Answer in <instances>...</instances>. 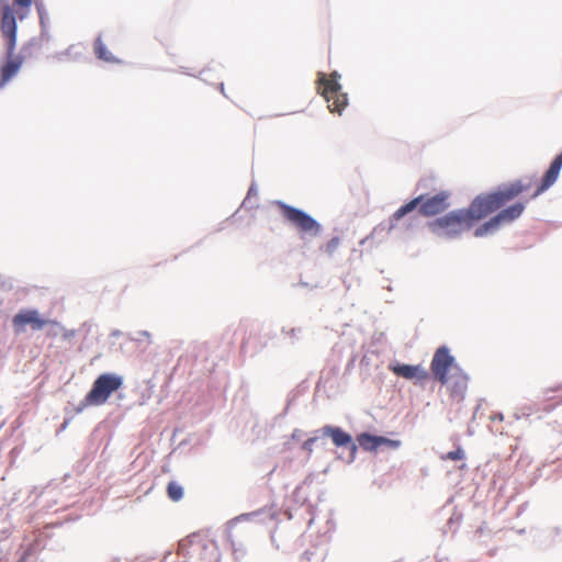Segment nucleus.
Segmentation results:
<instances>
[{"label": "nucleus", "instance_id": "obj_13", "mask_svg": "<svg viewBox=\"0 0 562 562\" xmlns=\"http://www.w3.org/2000/svg\"><path fill=\"white\" fill-rule=\"evenodd\" d=\"M562 168V153L555 156L551 162L549 169L546 171L540 183L537 186L535 192L531 194V199L539 196L546 190H548L557 180Z\"/></svg>", "mask_w": 562, "mask_h": 562}, {"label": "nucleus", "instance_id": "obj_8", "mask_svg": "<svg viewBox=\"0 0 562 562\" xmlns=\"http://www.w3.org/2000/svg\"><path fill=\"white\" fill-rule=\"evenodd\" d=\"M454 357H452L447 347H439L431 359L430 370L434 379L440 383H447L451 373L459 370Z\"/></svg>", "mask_w": 562, "mask_h": 562}, {"label": "nucleus", "instance_id": "obj_19", "mask_svg": "<svg viewBox=\"0 0 562 562\" xmlns=\"http://www.w3.org/2000/svg\"><path fill=\"white\" fill-rule=\"evenodd\" d=\"M339 244H340V239H339V237H333V238H331V239L326 244V248H325L326 252H327L328 255H333V254L337 250V248H338Z\"/></svg>", "mask_w": 562, "mask_h": 562}, {"label": "nucleus", "instance_id": "obj_2", "mask_svg": "<svg viewBox=\"0 0 562 562\" xmlns=\"http://www.w3.org/2000/svg\"><path fill=\"white\" fill-rule=\"evenodd\" d=\"M536 183L533 177L515 180L498 190L477 195L465 210L472 224L499 210L509 201L528 191Z\"/></svg>", "mask_w": 562, "mask_h": 562}, {"label": "nucleus", "instance_id": "obj_20", "mask_svg": "<svg viewBox=\"0 0 562 562\" xmlns=\"http://www.w3.org/2000/svg\"><path fill=\"white\" fill-rule=\"evenodd\" d=\"M317 437H311L303 442L302 449L306 451L308 456L313 453L314 445L317 441Z\"/></svg>", "mask_w": 562, "mask_h": 562}, {"label": "nucleus", "instance_id": "obj_14", "mask_svg": "<svg viewBox=\"0 0 562 562\" xmlns=\"http://www.w3.org/2000/svg\"><path fill=\"white\" fill-rule=\"evenodd\" d=\"M321 430L324 436L331 438V441L336 447H346L352 453L357 451V446L353 442L352 437L341 428L326 425Z\"/></svg>", "mask_w": 562, "mask_h": 562}, {"label": "nucleus", "instance_id": "obj_22", "mask_svg": "<svg viewBox=\"0 0 562 562\" xmlns=\"http://www.w3.org/2000/svg\"><path fill=\"white\" fill-rule=\"evenodd\" d=\"M19 562H25V557H22Z\"/></svg>", "mask_w": 562, "mask_h": 562}, {"label": "nucleus", "instance_id": "obj_5", "mask_svg": "<svg viewBox=\"0 0 562 562\" xmlns=\"http://www.w3.org/2000/svg\"><path fill=\"white\" fill-rule=\"evenodd\" d=\"M473 226L464 209L451 211L429 223L432 233L439 236L454 237Z\"/></svg>", "mask_w": 562, "mask_h": 562}, {"label": "nucleus", "instance_id": "obj_3", "mask_svg": "<svg viewBox=\"0 0 562 562\" xmlns=\"http://www.w3.org/2000/svg\"><path fill=\"white\" fill-rule=\"evenodd\" d=\"M449 194L447 192H439L434 196L418 195L402 205L389 220L387 232L407 233L415 226V218L408 216L417 206L419 214L423 216H435L445 212L448 206Z\"/></svg>", "mask_w": 562, "mask_h": 562}, {"label": "nucleus", "instance_id": "obj_9", "mask_svg": "<svg viewBox=\"0 0 562 562\" xmlns=\"http://www.w3.org/2000/svg\"><path fill=\"white\" fill-rule=\"evenodd\" d=\"M47 325L59 326V323L55 319L43 318L36 310H21L12 318V326L16 334L24 331L26 326L33 330H41Z\"/></svg>", "mask_w": 562, "mask_h": 562}, {"label": "nucleus", "instance_id": "obj_10", "mask_svg": "<svg viewBox=\"0 0 562 562\" xmlns=\"http://www.w3.org/2000/svg\"><path fill=\"white\" fill-rule=\"evenodd\" d=\"M525 204L522 202H516L515 204L503 209L498 212L494 217H492L488 222L481 225L475 229L474 235L476 237L484 236L486 233L491 231H495L503 223H512L517 220L524 212Z\"/></svg>", "mask_w": 562, "mask_h": 562}, {"label": "nucleus", "instance_id": "obj_4", "mask_svg": "<svg viewBox=\"0 0 562 562\" xmlns=\"http://www.w3.org/2000/svg\"><path fill=\"white\" fill-rule=\"evenodd\" d=\"M338 78L339 75L336 71L329 76L318 72L316 83L317 91L327 102L329 111L340 114L348 104V97L341 91Z\"/></svg>", "mask_w": 562, "mask_h": 562}, {"label": "nucleus", "instance_id": "obj_16", "mask_svg": "<svg viewBox=\"0 0 562 562\" xmlns=\"http://www.w3.org/2000/svg\"><path fill=\"white\" fill-rule=\"evenodd\" d=\"M94 54L99 59H102L108 63L116 61V58L113 56L111 52L108 50L105 44L98 37L94 42Z\"/></svg>", "mask_w": 562, "mask_h": 562}, {"label": "nucleus", "instance_id": "obj_1", "mask_svg": "<svg viewBox=\"0 0 562 562\" xmlns=\"http://www.w3.org/2000/svg\"><path fill=\"white\" fill-rule=\"evenodd\" d=\"M33 0H0V32L5 43V61L0 67V89L3 88L20 70L23 57L14 55L18 41L16 20H24L31 12Z\"/></svg>", "mask_w": 562, "mask_h": 562}, {"label": "nucleus", "instance_id": "obj_11", "mask_svg": "<svg viewBox=\"0 0 562 562\" xmlns=\"http://www.w3.org/2000/svg\"><path fill=\"white\" fill-rule=\"evenodd\" d=\"M389 370L395 375L411 381L422 382L429 378L428 371L420 364L395 363L390 364Z\"/></svg>", "mask_w": 562, "mask_h": 562}, {"label": "nucleus", "instance_id": "obj_12", "mask_svg": "<svg viewBox=\"0 0 562 562\" xmlns=\"http://www.w3.org/2000/svg\"><path fill=\"white\" fill-rule=\"evenodd\" d=\"M447 383H441L442 385H447L449 394L451 398L457 402H461L468 390V375L461 370H454L453 373L448 378Z\"/></svg>", "mask_w": 562, "mask_h": 562}, {"label": "nucleus", "instance_id": "obj_6", "mask_svg": "<svg viewBox=\"0 0 562 562\" xmlns=\"http://www.w3.org/2000/svg\"><path fill=\"white\" fill-rule=\"evenodd\" d=\"M123 384L122 378L112 373H103L93 382L91 390L85 397L83 406L102 405L111 394Z\"/></svg>", "mask_w": 562, "mask_h": 562}, {"label": "nucleus", "instance_id": "obj_21", "mask_svg": "<svg viewBox=\"0 0 562 562\" xmlns=\"http://www.w3.org/2000/svg\"><path fill=\"white\" fill-rule=\"evenodd\" d=\"M382 445H385L387 446L389 448H392V449H396L401 446V441L400 440H393V439H389V438H385V437H382Z\"/></svg>", "mask_w": 562, "mask_h": 562}, {"label": "nucleus", "instance_id": "obj_7", "mask_svg": "<svg viewBox=\"0 0 562 562\" xmlns=\"http://www.w3.org/2000/svg\"><path fill=\"white\" fill-rule=\"evenodd\" d=\"M278 207L283 218L293 225L300 233L308 234L310 236H317L321 233V224L302 210L288 205L283 202H278Z\"/></svg>", "mask_w": 562, "mask_h": 562}, {"label": "nucleus", "instance_id": "obj_18", "mask_svg": "<svg viewBox=\"0 0 562 562\" xmlns=\"http://www.w3.org/2000/svg\"><path fill=\"white\" fill-rule=\"evenodd\" d=\"M464 458V451L461 447H458L456 450L450 451L443 456H441V460H461Z\"/></svg>", "mask_w": 562, "mask_h": 562}, {"label": "nucleus", "instance_id": "obj_17", "mask_svg": "<svg viewBox=\"0 0 562 562\" xmlns=\"http://www.w3.org/2000/svg\"><path fill=\"white\" fill-rule=\"evenodd\" d=\"M167 496L172 502H180L184 496L182 485L177 481H170L167 485Z\"/></svg>", "mask_w": 562, "mask_h": 562}, {"label": "nucleus", "instance_id": "obj_15", "mask_svg": "<svg viewBox=\"0 0 562 562\" xmlns=\"http://www.w3.org/2000/svg\"><path fill=\"white\" fill-rule=\"evenodd\" d=\"M359 446L366 451H375L382 446V436H373L367 432L360 434L357 437Z\"/></svg>", "mask_w": 562, "mask_h": 562}]
</instances>
